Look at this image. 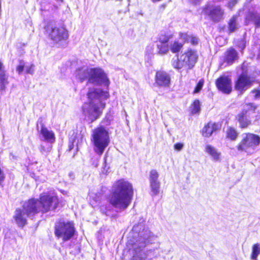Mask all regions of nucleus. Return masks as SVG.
Instances as JSON below:
<instances>
[{"label": "nucleus", "mask_w": 260, "mask_h": 260, "mask_svg": "<svg viewBox=\"0 0 260 260\" xmlns=\"http://www.w3.org/2000/svg\"><path fill=\"white\" fill-rule=\"evenodd\" d=\"M179 39L185 42H190L192 45H197L199 41V39L193 35H188L186 33H179Z\"/></svg>", "instance_id": "5701e85b"}, {"label": "nucleus", "mask_w": 260, "mask_h": 260, "mask_svg": "<svg viewBox=\"0 0 260 260\" xmlns=\"http://www.w3.org/2000/svg\"><path fill=\"white\" fill-rule=\"evenodd\" d=\"M238 16L234 15L230 20L229 22V30L230 32H233L236 31L238 28V23L237 22Z\"/></svg>", "instance_id": "a878e982"}, {"label": "nucleus", "mask_w": 260, "mask_h": 260, "mask_svg": "<svg viewBox=\"0 0 260 260\" xmlns=\"http://www.w3.org/2000/svg\"><path fill=\"white\" fill-rule=\"evenodd\" d=\"M221 39V38L220 37H219V38H216V40H220Z\"/></svg>", "instance_id": "37998d69"}, {"label": "nucleus", "mask_w": 260, "mask_h": 260, "mask_svg": "<svg viewBox=\"0 0 260 260\" xmlns=\"http://www.w3.org/2000/svg\"><path fill=\"white\" fill-rule=\"evenodd\" d=\"M220 126L216 123L209 122L205 125L202 129V135L204 137H209L211 135L220 128Z\"/></svg>", "instance_id": "6ab92c4d"}, {"label": "nucleus", "mask_w": 260, "mask_h": 260, "mask_svg": "<svg viewBox=\"0 0 260 260\" xmlns=\"http://www.w3.org/2000/svg\"><path fill=\"white\" fill-rule=\"evenodd\" d=\"M29 215L23 210V209H17L15 211L13 218L16 224L20 227H23L27 223V218Z\"/></svg>", "instance_id": "dca6fc26"}, {"label": "nucleus", "mask_w": 260, "mask_h": 260, "mask_svg": "<svg viewBox=\"0 0 260 260\" xmlns=\"http://www.w3.org/2000/svg\"><path fill=\"white\" fill-rule=\"evenodd\" d=\"M238 57V53L236 50L231 48L225 52L224 59L225 62L231 64Z\"/></svg>", "instance_id": "412c9836"}, {"label": "nucleus", "mask_w": 260, "mask_h": 260, "mask_svg": "<svg viewBox=\"0 0 260 260\" xmlns=\"http://www.w3.org/2000/svg\"><path fill=\"white\" fill-rule=\"evenodd\" d=\"M46 34L49 38L55 43L67 40L69 36L66 28L51 21L45 26Z\"/></svg>", "instance_id": "423d86ee"}, {"label": "nucleus", "mask_w": 260, "mask_h": 260, "mask_svg": "<svg viewBox=\"0 0 260 260\" xmlns=\"http://www.w3.org/2000/svg\"><path fill=\"white\" fill-rule=\"evenodd\" d=\"M133 230L136 232H138V239L137 243L134 245V250L137 253L145 247L146 244L152 243L157 238L147 228L141 224L134 226Z\"/></svg>", "instance_id": "39448f33"}, {"label": "nucleus", "mask_w": 260, "mask_h": 260, "mask_svg": "<svg viewBox=\"0 0 260 260\" xmlns=\"http://www.w3.org/2000/svg\"><path fill=\"white\" fill-rule=\"evenodd\" d=\"M250 92L254 94V99L257 100L260 98V90L254 89L252 90Z\"/></svg>", "instance_id": "72a5a7b5"}, {"label": "nucleus", "mask_w": 260, "mask_h": 260, "mask_svg": "<svg viewBox=\"0 0 260 260\" xmlns=\"http://www.w3.org/2000/svg\"><path fill=\"white\" fill-rule=\"evenodd\" d=\"M170 82V77L163 71L157 72L155 75V83L159 86H168Z\"/></svg>", "instance_id": "f3484780"}, {"label": "nucleus", "mask_w": 260, "mask_h": 260, "mask_svg": "<svg viewBox=\"0 0 260 260\" xmlns=\"http://www.w3.org/2000/svg\"><path fill=\"white\" fill-rule=\"evenodd\" d=\"M90 74V69L87 68H82L76 70L75 73L76 77L81 82H83L87 79H89Z\"/></svg>", "instance_id": "aec40b11"}, {"label": "nucleus", "mask_w": 260, "mask_h": 260, "mask_svg": "<svg viewBox=\"0 0 260 260\" xmlns=\"http://www.w3.org/2000/svg\"><path fill=\"white\" fill-rule=\"evenodd\" d=\"M91 141L95 153L102 155L110 143L108 131L103 126L94 128L92 130Z\"/></svg>", "instance_id": "20e7f679"}, {"label": "nucleus", "mask_w": 260, "mask_h": 260, "mask_svg": "<svg viewBox=\"0 0 260 260\" xmlns=\"http://www.w3.org/2000/svg\"><path fill=\"white\" fill-rule=\"evenodd\" d=\"M25 69V63L23 61L20 60L19 64L16 68V71L19 74H21Z\"/></svg>", "instance_id": "2f4dec72"}, {"label": "nucleus", "mask_w": 260, "mask_h": 260, "mask_svg": "<svg viewBox=\"0 0 260 260\" xmlns=\"http://www.w3.org/2000/svg\"><path fill=\"white\" fill-rule=\"evenodd\" d=\"M204 12L214 22H219L223 18L224 10L219 6L208 5Z\"/></svg>", "instance_id": "ddd939ff"}, {"label": "nucleus", "mask_w": 260, "mask_h": 260, "mask_svg": "<svg viewBox=\"0 0 260 260\" xmlns=\"http://www.w3.org/2000/svg\"><path fill=\"white\" fill-rule=\"evenodd\" d=\"M245 19L246 22H251L255 28H260V13L255 11H249Z\"/></svg>", "instance_id": "a211bd4d"}, {"label": "nucleus", "mask_w": 260, "mask_h": 260, "mask_svg": "<svg viewBox=\"0 0 260 260\" xmlns=\"http://www.w3.org/2000/svg\"><path fill=\"white\" fill-rule=\"evenodd\" d=\"M133 196L132 184L123 179H120L113 184L109 195V202L115 208L124 210L131 203Z\"/></svg>", "instance_id": "f257e3e1"}, {"label": "nucleus", "mask_w": 260, "mask_h": 260, "mask_svg": "<svg viewBox=\"0 0 260 260\" xmlns=\"http://www.w3.org/2000/svg\"><path fill=\"white\" fill-rule=\"evenodd\" d=\"M260 143V137L251 133L242 135V140L237 146V149L247 153H252Z\"/></svg>", "instance_id": "6e6552de"}, {"label": "nucleus", "mask_w": 260, "mask_h": 260, "mask_svg": "<svg viewBox=\"0 0 260 260\" xmlns=\"http://www.w3.org/2000/svg\"><path fill=\"white\" fill-rule=\"evenodd\" d=\"M193 109L192 113L193 114H196L200 111V103L199 100H195L193 103Z\"/></svg>", "instance_id": "7c9ffc66"}, {"label": "nucleus", "mask_w": 260, "mask_h": 260, "mask_svg": "<svg viewBox=\"0 0 260 260\" xmlns=\"http://www.w3.org/2000/svg\"><path fill=\"white\" fill-rule=\"evenodd\" d=\"M216 85L218 89L224 93L229 94L232 91L231 79L228 76H222L218 78Z\"/></svg>", "instance_id": "4468645a"}, {"label": "nucleus", "mask_w": 260, "mask_h": 260, "mask_svg": "<svg viewBox=\"0 0 260 260\" xmlns=\"http://www.w3.org/2000/svg\"><path fill=\"white\" fill-rule=\"evenodd\" d=\"M0 90L2 91L6 89V86L8 84V77L3 71L0 72Z\"/></svg>", "instance_id": "cd10ccee"}, {"label": "nucleus", "mask_w": 260, "mask_h": 260, "mask_svg": "<svg viewBox=\"0 0 260 260\" xmlns=\"http://www.w3.org/2000/svg\"><path fill=\"white\" fill-rule=\"evenodd\" d=\"M44 147L42 146L40 148V151H41V152H43V151H44Z\"/></svg>", "instance_id": "79ce46f5"}, {"label": "nucleus", "mask_w": 260, "mask_h": 260, "mask_svg": "<svg viewBox=\"0 0 260 260\" xmlns=\"http://www.w3.org/2000/svg\"><path fill=\"white\" fill-rule=\"evenodd\" d=\"M260 254V244L256 243L252 247V252L250 255V258L252 260L257 259L258 256Z\"/></svg>", "instance_id": "bb28decb"}, {"label": "nucleus", "mask_w": 260, "mask_h": 260, "mask_svg": "<svg viewBox=\"0 0 260 260\" xmlns=\"http://www.w3.org/2000/svg\"><path fill=\"white\" fill-rule=\"evenodd\" d=\"M40 133L45 140L50 143H53L55 141V137L54 133L52 131L48 129L43 125L41 127Z\"/></svg>", "instance_id": "4be33fe9"}, {"label": "nucleus", "mask_w": 260, "mask_h": 260, "mask_svg": "<svg viewBox=\"0 0 260 260\" xmlns=\"http://www.w3.org/2000/svg\"><path fill=\"white\" fill-rule=\"evenodd\" d=\"M75 229L72 222L59 221L55 224V235L62 239L63 241L69 240L74 235Z\"/></svg>", "instance_id": "9d476101"}, {"label": "nucleus", "mask_w": 260, "mask_h": 260, "mask_svg": "<svg viewBox=\"0 0 260 260\" xmlns=\"http://www.w3.org/2000/svg\"><path fill=\"white\" fill-rule=\"evenodd\" d=\"M205 151L213 158L215 160H217L219 158L220 153L217 150L210 145H207L205 148Z\"/></svg>", "instance_id": "393cba45"}, {"label": "nucleus", "mask_w": 260, "mask_h": 260, "mask_svg": "<svg viewBox=\"0 0 260 260\" xmlns=\"http://www.w3.org/2000/svg\"><path fill=\"white\" fill-rule=\"evenodd\" d=\"M257 108L256 105L251 103L243 106L242 111L236 117L240 127L247 128L251 124L250 115L254 113Z\"/></svg>", "instance_id": "1a4fd4ad"}, {"label": "nucleus", "mask_w": 260, "mask_h": 260, "mask_svg": "<svg viewBox=\"0 0 260 260\" xmlns=\"http://www.w3.org/2000/svg\"><path fill=\"white\" fill-rule=\"evenodd\" d=\"M131 260H144L142 257L138 255L137 253L134 255Z\"/></svg>", "instance_id": "e433bc0d"}, {"label": "nucleus", "mask_w": 260, "mask_h": 260, "mask_svg": "<svg viewBox=\"0 0 260 260\" xmlns=\"http://www.w3.org/2000/svg\"><path fill=\"white\" fill-rule=\"evenodd\" d=\"M159 174L156 170H152L150 172L149 180L151 191L153 195H157L159 192L160 182L158 180Z\"/></svg>", "instance_id": "2eb2a0df"}, {"label": "nucleus", "mask_w": 260, "mask_h": 260, "mask_svg": "<svg viewBox=\"0 0 260 260\" xmlns=\"http://www.w3.org/2000/svg\"><path fill=\"white\" fill-rule=\"evenodd\" d=\"M25 70L26 73L33 75L35 71V66L33 64L26 66H25Z\"/></svg>", "instance_id": "473e14b6"}, {"label": "nucleus", "mask_w": 260, "mask_h": 260, "mask_svg": "<svg viewBox=\"0 0 260 260\" xmlns=\"http://www.w3.org/2000/svg\"><path fill=\"white\" fill-rule=\"evenodd\" d=\"M197 59L198 55L196 52L190 49L181 55L179 58H173L172 66L177 69H180L183 67L190 69L194 66Z\"/></svg>", "instance_id": "0eeeda50"}, {"label": "nucleus", "mask_w": 260, "mask_h": 260, "mask_svg": "<svg viewBox=\"0 0 260 260\" xmlns=\"http://www.w3.org/2000/svg\"><path fill=\"white\" fill-rule=\"evenodd\" d=\"M69 176L71 180H74L75 179V175L73 172H70L69 173Z\"/></svg>", "instance_id": "ea45409f"}, {"label": "nucleus", "mask_w": 260, "mask_h": 260, "mask_svg": "<svg viewBox=\"0 0 260 260\" xmlns=\"http://www.w3.org/2000/svg\"><path fill=\"white\" fill-rule=\"evenodd\" d=\"M88 103H85L82 107L83 113L92 122L97 119L105 107L104 100L108 98L107 92L100 89H91L88 93Z\"/></svg>", "instance_id": "f03ea898"}, {"label": "nucleus", "mask_w": 260, "mask_h": 260, "mask_svg": "<svg viewBox=\"0 0 260 260\" xmlns=\"http://www.w3.org/2000/svg\"><path fill=\"white\" fill-rule=\"evenodd\" d=\"M183 144L181 143H177L174 145L175 149L180 151L183 147Z\"/></svg>", "instance_id": "c9c22d12"}, {"label": "nucleus", "mask_w": 260, "mask_h": 260, "mask_svg": "<svg viewBox=\"0 0 260 260\" xmlns=\"http://www.w3.org/2000/svg\"><path fill=\"white\" fill-rule=\"evenodd\" d=\"M89 82L96 85L104 84L108 86L110 81L103 70L100 68L90 69Z\"/></svg>", "instance_id": "f8f14e48"}, {"label": "nucleus", "mask_w": 260, "mask_h": 260, "mask_svg": "<svg viewBox=\"0 0 260 260\" xmlns=\"http://www.w3.org/2000/svg\"><path fill=\"white\" fill-rule=\"evenodd\" d=\"M3 68V63L0 62V71H2Z\"/></svg>", "instance_id": "a19ab883"}, {"label": "nucleus", "mask_w": 260, "mask_h": 260, "mask_svg": "<svg viewBox=\"0 0 260 260\" xmlns=\"http://www.w3.org/2000/svg\"><path fill=\"white\" fill-rule=\"evenodd\" d=\"M183 44L178 41H174L170 46V49L173 53L178 52L182 48Z\"/></svg>", "instance_id": "c85d7f7f"}, {"label": "nucleus", "mask_w": 260, "mask_h": 260, "mask_svg": "<svg viewBox=\"0 0 260 260\" xmlns=\"http://www.w3.org/2000/svg\"><path fill=\"white\" fill-rule=\"evenodd\" d=\"M239 48L243 49L245 47V41L244 40H241L240 44L239 45Z\"/></svg>", "instance_id": "4c0bfd02"}, {"label": "nucleus", "mask_w": 260, "mask_h": 260, "mask_svg": "<svg viewBox=\"0 0 260 260\" xmlns=\"http://www.w3.org/2000/svg\"><path fill=\"white\" fill-rule=\"evenodd\" d=\"M236 1L237 0H232L231 2H230L229 4V7L230 8H232L237 3Z\"/></svg>", "instance_id": "58836bf2"}, {"label": "nucleus", "mask_w": 260, "mask_h": 260, "mask_svg": "<svg viewBox=\"0 0 260 260\" xmlns=\"http://www.w3.org/2000/svg\"><path fill=\"white\" fill-rule=\"evenodd\" d=\"M254 79L249 76L246 72H243L238 78L235 84V89L242 94L252 85Z\"/></svg>", "instance_id": "9b49d317"}, {"label": "nucleus", "mask_w": 260, "mask_h": 260, "mask_svg": "<svg viewBox=\"0 0 260 260\" xmlns=\"http://www.w3.org/2000/svg\"><path fill=\"white\" fill-rule=\"evenodd\" d=\"M58 203V200L56 196L42 193L39 200L32 199L25 202L23 209L29 217H31L40 211L47 212L56 209Z\"/></svg>", "instance_id": "7ed1b4c3"}, {"label": "nucleus", "mask_w": 260, "mask_h": 260, "mask_svg": "<svg viewBox=\"0 0 260 260\" xmlns=\"http://www.w3.org/2000/svg\"><path fill=\"white\" fill-rule=\"evenodd\" d=\"M168 41V38H165L163 39L161 37L159 38V42L157 44L158 54L164 55L168 52L169 46L167 44Z\"/></svg>", "instance_id": "b1692460"}, {"label": "nucleus", "mask_w": 260, "mask_h": 260, "mask_svg": "<svg viewBox=\"0 0 260 260\" xmlns=\"http://www.w3.org/2000/svg\"><path fill=\"white\" fill-rule=\"evenodd\" d=\"M203 84H204L203 81L200 80L199 82H198L197 86L195 88L194 92L195 93L199 92L201 90V89H202V87L203 86Z\"/></svg>", "instance_id": "f704fd0d"}, {"label": "nucleus", "mask_w": 260, "mask_h": 260, "mask_svg": "<svg viewBox=\"0 0 260 260\" xmlns=\"http://www.w3.org/2000/svg\"><path fill=\"white\" fill-rule=\"evenodd\" d=\"M227 137L232 140H235L238 136V133L233 128H229L226 131Z\"/></svg>", "instance_id": "c756f323"}]
</instances>
